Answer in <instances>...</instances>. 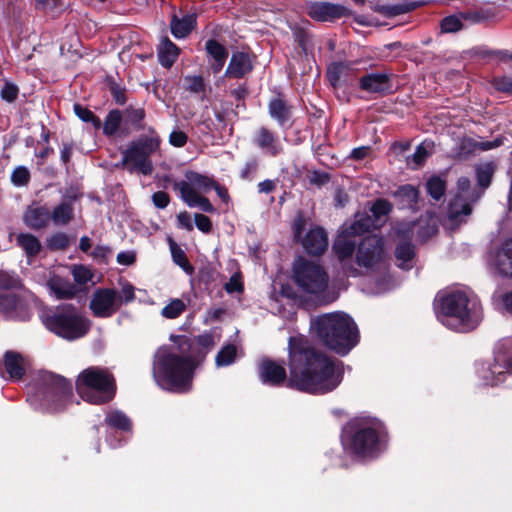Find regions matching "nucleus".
Here are the masks:
<instances>
[{
	"label": "nucleus",
	"mask_w": 512,
	"mask_h": 512,
	"mask_svg": "<svg viewBox=\"0 0 512 512\" xmlns=\"http://www.w3.org/2000/svg\"><path fill=\"white\" fill-rule=\"evenodd\" d=\"M288 366L290 386L305 392L324 394L342 381V363L315 351L303 335L289 339Z\"/></svg>",
	"instance_id": "1"
},
{
	"label": "nucleus",
	"mask_w": 512,
	"mask_h": 512,
	"mask_svg": "<svg viewBox=\"0 0 512 512\" xmlns=\"http://www.w3.org/2000/svg\"><path fill=\"white\" fill-rule=\"evenodd\" d=\"M180 345L160 347L154 357L153 375L160 387L173 392L191 389L195 364L186 353L188 340L179 337Z\"/></svg>",
	"instance_id": "2"
},
{
	"label": "nucleus",
	"mask_w": 512,
	"mask_h": 512,
	"mask_svg": "<svg viewBox=\"0 0 512 512\" xmlns=\"http://www.w3.org/2000/svg\"><path fill=\"white\" fill-rule=\"evenodd\" d=\"M483 317L482 306L476 296L463 290H452L439 298L438 319L457 332L475 329Z\"/></svg>",
	"instance_id": "3"
},
{
	"label": "nucleus",
	"mask_w": 512,
	"mask_h": 512,
	"mask_svg": "<svg viewBox=\"0 0 512 512\" xmlns=\"http://www.w3.org/2000/svg\"><path fill=\"white\" fill-rule=\"evenodd\" d=\"M311 331L338 354H347L358 341L357 327L345 313H329L311 321Z\"/></svg>",
	"instance_id": "4"
},
{
	"label": "nucleus",
	"mask_w": 512,
	"mask_h": 512,
	"mask_svg": "<svg viewBox=\"0 0 512 512\" xmlns=\"http://www.w3.org/2000/svg\"><path fill=\"white\" fill-rule=\"evenodd\" d=\"M76 388L84 401L97 405L112 400L116 391L112 374L97 366L88 367L78 375Z\"/></svg>",
	"instance_id": "5"
},
{
	"label": "nucleus",
	"mask_w": 512,
	"mask_h": 512,
	"mask_svg": "<svg viewBox=\"0 0 512 512\" xmlns=\"http://www.w3.org/2000/svg\"><path fill=\"white\" fill-rule=\"evenodd\" d=\"M345 450L356 455L372 456L379 450L378 423L374 420H353L342 434Z\"/></svg>",
	"instance_id": "6"
},
{
	"label": "nucleus",
	"mask_w": 512,
	"mask_h": 512,
	"mask_svg": "<svg viewBox=\"0 0 512 512\" xmlns=\"http://www.w3.org/2000/svg\"><path fill=\"white\" fill-rule=\"evenodd\" d=\"M45 325L56 335L75 340L88 333L91 323L75 307L63 306L46 317Z\"/></svg>",
	"instance_id": "7"
},
{
	"label": "nucleus",
	"mask_w": 512,
	"mask_h": 512,
	"mask_svg": "<svg viewBox=\"0 0 512 512\" xmlns=\"http://www.w3.org/2000/svg\"><path fill=\"white\" fill-rule=\"evenodd\" d=\"M214 179L195 171H187L185 179L175 182L174 188L180 193L181 199L191 208H199L204 212L213 213L215 208L209 199L202 194L212 190Z\"/></svg>",
	"instance_id": "8"
},
{
	"label": "nucleus",
	"mask_w": 512,
	"mask_h": 512,
	"mask_svg": "<svg viewBox=\"0 0 512 512\" xmlns=\"http://www.w3.org/2000/svg\"><path fill=\"white\" fill-rule=\"evenodd\" d=\"M482 191L472 189L467 177H460L457 181V193L450 203L445 227L453 230L458 227L472 213V204L476 203Z\"/></svg>",
	"instance_id": "9"
},
{
	"label": "nucleus",
	"mask_w": 512,
	"mask_h": 512,
	"mask_svg": "<svg viewBox=\"0 0 512 512\" xmlns=\"http://www.w3.org/2000/svg\"><path fill=\"white\" fill-rule=\"evenodd\" d=\"M148 136L139 137L124 151L123 164L129 165L130 170H137L144 175L151 174L153 167L149 156L159 149L160 139L153 129Z\"/></svg>",
	"instance_id": "10"
},
{
	"label": "nucleus",
	"mask_w": 512,
	"mask_h": 512,
	"mask_svg": "<svg viewBox=\"0 0 512 512\" xmlns=\"http://www.w3.org/2000/svg\"><path fill=\"white\" fill-rule=\"evenodd\" d=\"M43 389L38 396L41 405L50 412H57L65 408L72 396V385L65 378L52 373H46L43 378Z\"/></svg>",
	"instance_id": "11"
},
{
	"label": "nucleus",
	"mask_w": 512,
	"mask_h": 512,
	"mask_svg": "<svg viewBox=\"0 0 512 512\" xmlns=\"http://www.w3.org/2000/svg\"><path fill=\"white\" fill-rule=\"evenodd\" d=\"M296 284L306 293L318 294L328 285V275L319 265L305 259H298L293 266Z\"/></svg>",
	"instance_id": "12"
},
{
	"label": "nucleus",
	"mask_w": 512,
	"mask_h": 512,
	"mask_svg": "<svg viewBox=\"0 0 512 512\" xmlns=\"http://www.w3.org/2000/svg\"><path fill=\"white\" fill-rule=\"evenodd\" d=\"M387 254L383 239L376 235L366 237L356 250V262L367 271H385Z\"/></svg>",
	"instance_id": "13"
},
{
	"label": "nucleus",
	"mask_w": 512,
	"mask_h": 512,
	"mask_svg": "<svg viewBox=\"0 0 512 512\" xmlns=\"http://www.w3.org/2000/svg\"><path fill=\"white\" fill-rule=\"evenodd\" d=\"M89 308L98 318H108L119 310L117 291L109 288H99L92 294Z\"/></svg>",
	"instance_id": "14"
},
{
	"label": "nucleus",
	"mask_w": 512,
	"mask_h": 512,
	"mask_svg": "<svg viewBox=\"0 0 512 512\" xmlns=\"http://www.w3.org/2000/svg\"><path fill=\"white\" fill-rule=\"evenodd\" d=\"M252 141L263 153L271 157H276L283 151V144L278 135L266 127L257 129Z\"/></svg>",
	"instance_id": "15"
},
{
	"label": "nucleus",
	"mask_w": 512,
	"mask_h": 512,
	"mask_svg": "<svg viewBox=\"0 0 512 512\" xmlns=\"http://www.w3.org/2000/svg\"><path fill=\"white\" fill-rule=\"evenodd\" d=\"M490 265L501 275L512 277V238L491 257Z\"/></svg>",
	"instance_id": "16"
},
{
	"label": "nucleus",
	"mask_w": 512,
	"mask_h": 512,
	"mask_svg": "<svg viewBox=\"0 0 512 512\" xmlns=\"http://www.w3.org/2000/svg\"><path fill=\"white\" fill-rule=\"evenodd\" d=\"M259 375L264 384L272 386L281 385L287 378L285 368L271 360H263L260 363Z\"/></svg>",
	"instance_id": "17"
},
{
	"label": "nucleus",
	"mask_w": 512,
	"mask_h": 512,
	"mask_svg": "<svg viewBox=\"0 0 512 512\" xmlns=\"http://www.w3.org/2000/svg\"><path fill=\"white\" fill-rule=\"evenodd\" d=\"M343 7L329 2H316L308 6V15L317 21H332L340 18Z\"/></svg>",
	"instance_id": "18"
},
{
	"label": "nucleus",
	"mask_w": 512,
	"mask_h": 512,
	"mask_svg": "<svg viewBox=\"0 0 512 512\" xmlns=\"http://www.w3.org/2000/svg\"><path fill=\"white\" fill-rule=\"evenodd\" d=\"M301 242L306 252L314 255L323 253L328 246L327 235L320 227L311 228Z\"/></svg>",
	"instance_id": "19"
},
{
	"label": "nucleus",
	"mask_w": 512,
	"mask_h": 512,
	"mask_svg": "<svg viewBox=\"0 0 512 512\" xmlns=\"http://www.w3.org/2000/svg\"><path fill=\"white\" fill-rule=\"evenodd\" d=\"M24 223L32 229H41L50 221V210L45 206H30L23 216Z\"/></svg>",
	"instance_id": "20"
},
{
	"label": "nucleus",
	"mask_w": 512,
	"mask_h": 512,
	"mask_svg": "<svg viewBox=\"0 0 512 512\" xmlns=\"http://www.w3.org/2000/svg\"><path fill=\"white\" fill-rule=\"evenodd\" d=\"M252 70V62L248 54L236 52L232 55L226 70V75L232 78H241Z\"/></svg>",
	"instance_id": "21"
},
{
	"label": "nucleus",
	"mask_w": 512,
	"mask_h": 512,
	"mask_svg": "<svg viewBox=\"0 0 512 512\" xmlns=\"http://www.w3.org/2000/svg\"><path fill=\"white\" fill-rule=\"evenodd\" d=\"M360 86L370 93H383L391 89L388 76L382 73H372L362 77Z\"/></svg>",
	"instance_id": "22"
},
{
	"label": "nucleus",
	"mask_w": 512,
	"mask_h": 512,
	"mask_svg": "<svg viewBox=\"0 0 512 512\" xmlns=\"http://www.w3.org/2000/svg\"><path fill=\"white\" fill-rule=\"evenodd\" d=\"M206 50L212 59L211 68L213 72H220L228 57V51L215 40H208L206 42Z\"/></svg>",
	"instance_id": "23"
},
{
	"label": "nucleus",
	"mask_w": 512,
	"mask_h": 512,
	"mask_svg": "<svg viewBox=\"0 0 512 512\" xmlns=\"http://www.w3.org/2000/svg\"><path fill=\"white\" fill-rule=\"evenodd\" d=\"M3 365L11 380H19L24 374L23 358L16 352H6Z\"/></svg>",
	"instance_id": "24"
},
{
	"label": "nucleus",
	"mask_w": 512,
	"mask_h": 512,
	"mask_svg": "<svg viewBox=\"0 0 512 512\" xmlns=\"http://www.w3.org/2000/svg\"><path fill=\"white\" fill-rule=\"evenodd\" d=\"M47 286L57 299L71 298L76 291L74 285L58 276L51 278Z\"/></svg>",
	"instance_id": "25"
},
{
	"label": "nucleus",
	"mask_w": 512,
	"mask_h": 512,
	"mask_svg": "<svg viewBox=\"0 0 512 512\" xmlns=\"http://www.w3.org/2000/svg\"><path fill=\"white\" fill-rule=\"evenodd\" d=\"M179 54L178 47L168 38H163L158 48V58L162 66L171 67Z\"/></svg>",
	"instance_id": "26"
},
{
	"label": "nucleus",
	"mask_w": 512,
	"mask_h": 512,
	"mask_svg": "<svg viewBox=\"0 0 512 512\" xmlns=\"http://www.w3.org/2000/svg\"><path fill=\"white\" fill-rule=\"evenodd\" d=\"M437 223L438 221L434 216L427 214L425 217H421L417 223L412 224L411 232L413 233L417 229L419 238L426 240L437 232Z\"/></svg>",
	"instance_id": "27"
},
{
	"label": "nucleus",
	"mask_w": 512,
	"mask_h": 512,
	"mask_svg": "<svg viewBox=\"0 0 512 512\" xmlns=\"http://www.w3.org/2000/svg\"><path fill=\"white\" fill-rule=\"evenodd\" d=\"M74 216V208L71 201H64L56 206L52 212H50V220L56 226L67 225Z\"/></svg>",
	"instance_id": "28"
},
{
	"label": "nucleus",
	"mask_w": 512,
	"mask_h": 512,
	"mask_svg": "<svg viewBox=\"0 0 512 512\" xmlns=\"http://www.w3.org/2000/svg\"><path fill=\"white\" fill-rule=\"evenodd\" d=\"M370 229H376L371 216L366 213H357L354 221L344 230H346L347 235L357 236L368 232Z\"/></svg>",
	"instance_id": "29"
},
{
	"label": "nucleus",
	"mask_w": 512,
	"mask_h": 512,
	"mask_svg": "<svg viewBox=\"0 0 512 512\" xmlns=\"http://www.w3.org/2000/svg\"><path fill=\"white\" fill-rule=\"evenodd\" d=\"M195 23L194 15H185L181 19L174 16L171 21V32L176 38H184L191 32Z\"/></svg>",
	"instance_id": "30"
},
{
	"label": "nucleus",
	"mask_w": 512,
	"mask_h": 512,
	"mask_svg": "<svg viewBox=\"0 0 512 512\" xmlns=\"http://www.w3.org/2000/svg\"><path fill=\"white\" fill-rule=\"evenodd\" d=\"M352 236L353 235H347L346 230H343L335 240L333 249L340 260L350 257L354 252L355 243L350 239Z\"/></svg>",
	"instance_id": "31"
},
{
	"label": "nucleus",
	"mask_w": 512,
	"mask_h": 512,
	"mask_svg": "<svg viewBox=\"0 0 512 512\" xmlns=\"http://www.w3.org/2000/svg\"><path fill=\"white\" fill-rule=\"evenodd\" d=\"M391 210V205L388 201L380 199L377 200L370 208V216L374 222L375 228H380L387 220L388 214Z\"/></svg>",
	"instance_id": "32"
},
{
	"label": "nucleus",
	"mask_w": 512,
	"mask_h": 512,
	"mask_svg": "<svg viewBox=\"0 0 512 512\" xmlns=\"http://www.w3.org/2000/svg\"><path fill=\"white\" fill-rule=\"evenodd\" d=\"M414 248L408 243L399 244L395 250L397 265L401 269L409 270L413 266Z\"/></svg>",
	"instance_id": "33"
},
{
	"label": "nucleus",
	"mask_w": 512,
	"mask_h": 512,
	"mask_svg": "<svg viewBox=\"0 0 512 512\" xmlns=\"http://www.w3.org/2000/svg\"><path fill=\"white\" fill-rule=\"evenodd\" d=\"M269 114L279 125H284L290 118V109L281 99H273L269 103Z\"/></svg>",
	"instance_id": "34"
},
{
	"label": "nucleus",
	"mask_w": 512,
	"mask_h": 512,
	"mask_svg": "<svg viewBox=\"0 0 512 512\" xmlns=\"http://www.w3.org/2000/svg\"><path fill=\"white\" fill-rule=\"evenodd\" d=\"M16 240L17 244L25 251L28 257L37 255L41 249L40 241L32 234L20 233Z\"/></svg>",
	"instance_id": "35"
},
{
	"label": "nucleus",
	"mask_w": 512,
	"mask_h": 512,
	"mask_svg": "<svg viewBox=\"0 0 512 512\" xmlns=\"http://www.w3.org/2000/svg\"><path fill=\"white\" fill-rule=\"evenodd\" d=\"M475 171L478 184L482 189L481 191L483 192V190L486 189L491 183L493 174L495 172V165L493 162H485L479 164Z\"/></svg>",
	"instance_id": "36"
},
{
	"label": "nucleus",
	"mask_w": 512,
	"mask_h": 512,
	"mask_svg": "<svg viewBox=\"0 0 512 512\" xmlns=\"http://www.w3.org/2000/svg\"><path fill=\"white\" fill-rule=\"evenodd\" d=\"M105 421L110 427L122 431H129L132 425L130 419L123 412L118 410L108 413Z\"/></svg>",
	"instance_id": "37"
},
{
	"label": "nucleus",
	"mask_w": 512,
	"mask_h": 512,
	"mask_svg": "<svg viewBox=\"0 0 512 512\" xmlns=\"http://www.w3.org/2000/svg\"><path fill=\"white\" fill-rule=\"evenodd\" d=\"M432 150L431 143L423 142L415 150L414 154L407 158V163L412 168H417L422 165Z\"/></svg>",
	"instance_id": "38"
},
{
	"label": "nucleus",
	"mask_w": 512,
	"mask_h": 512,
	"mask_svg": "<svg viewBox=\"0 0 512 512\" xmlns=\"http://www.w3.org/2000/svg\"><path fill=\"white\" fill-rule=\"evenodd\" d=\"M237 355V348L234 345H226L224 346L216 355L215 363L217 367H224L231 365Z\"/></svg>",
	"instance_id": "39"
},
{
	"label": "nucleus",
	"mask_w": 512,
	"mask_h": 512,
	"mask_svg": "<svg viewBox=\"0 0 512 512\" xmlns=\"http://www.w3.org/2000/svg\"><path fill=\"white\" fill-rule=\"evenodd\" d=\"M170 250L172 254L173 261L179 265L187 274H192L194 269L192 265L189 263L185 252L177 246L176 243L170 242Z\"/></svg>",
	"instance_id": "40"
},
{
	"label": "nucleus",
	"mask_w": 512,
	"mask_h": 512,
	"mask_svg": "<svg viewBox=\"0 0 512 512\" xmlns=\"http://www.w3.org/2000/svg\"><path fill=\"white\" fill-rule=\"evenodd\" d=\"M121 121L122 115L119 110L110 111L105 119L103 132L108 136L114 135L117 132Z\"/></svg>",
	"instance_id": "41"
},
{
	"label": "nucleus",
	"mask_w": 512,
	"mask_h": 512,
	"mask_svg": "<svg viewBox=\"0 0 512 512\" xmlns=\"http://www.w3.org/2000/svg\"><path fill=\"white\" fill-rule=\"evenodd\" d=\"M186 309L185 303L181 299H173L169 304L163 307L161 315L167 319L179 317Z\"/></svg>",
	"instance_id": "42"
},
{
	"label": "nucleus",
	"mask_w": 512,
	"mask_h": 512,
	"mask_svg": "<svg viewBox=\"0 0 512 512\" xmlns=\"http://www.w3.org/2000/svg\"><path fill=\"white\" fill-rule=\"evenodd\" d=\"M445 182L438 176L431 177L427 182V190L430 196L439 200L445 193Z\"/></svg>",
	"instance_id": "43"
},
{
	"label": "nucleus",
	"mask_w": 512,
	"mask_h": 512,
	"mask_svg": "<svg viewBox=\"0 0 512 512\" xmlns=\"http://www.w3.org/2000/svg\"><path fill=\"white\" fill-rule=\"evenodd\" d=\"M349 71V65L343 62L334 63L328 68V78L335 86L343 76H346Z\"/></svg>",
	"instance_id": "44"
},
{
	"label": "nucleus",
	"mask_w": 512,
	"mask_h": 512,
	"mask_svg": "<svg viewBox=\"0 0 512 512\" xmlns=\"http://www.w3.org/2000/svg\"><path fill=\"white\" fill-rule=\"evenodd\" d=\"M17 307V298L12 294L0 295V314L5 317H13L15 308Z\"/></svg>",
	"instance_id": "45"
},
{
	"label": "nucleus",
	"mask_w": 512,
	"mask_h": 512,
	"mask_svg": "<svg viewBox=\"0 0 512 512\" xmlns=\"http://www.w3.org/2000/svg\"><path fill=\"white\" fill-rule=\"evenodd\" d=\"M74 111L76 115L84 122L92 123L93 127L95 129H100L101 127V120L96 117L93 112H91L89 109L81 106L80 104L74 105Z\"/></svg>",
	"instance_id": "46"
},
{
	"label": "nucleus",
	"mask_w": 512,
	"mask_h": 512,
	"mask_svg": "<svg viewBox=\"0 0 512 512\" xmlns=\"http://www.w3.org/2000/svg\"><path fill=\"white\" fill-rule=\"evenodd\" d=\"M72 276L78 284H86L92 280V273L89 268L83 265H74L71 269Z\"/></svg>",
	"instance_id": "47"
},
{
	"label": "nucleus",
	"mask_w": 512,
	"mask_h": 512,
	"mask_svg": "<svg viewBox=\"0 0 512 512\" xmlns=\"http://www.w3.org/2000/svg\"><path fill=\"white\" fill-rule=\"evenodd\" d=\"M117 298L119 299V307L123 303L127 304L132 302L135 298V288L128 282L121 284L120 291H117Z\"/></svg>",
	"instance_id": "48"
},
{
	"label": "nucleus",
	"mask_w": 512,
	"mask_h": 512,
	"mask_svg": "<svg viewBox=\"0 0 512 512\" xmlns=\"http://www.w3.org/2000/svg\"><path fill=\"white\" fill-rule=\"evenodd\" d=\"M30 172L24 166L16 167L11 175V181L16 186H24L29 182Z\"/></svg>",
	"instance_id": "49"
},
{
	"label": "nucleus",
	"mask_w": 512,
	"mask_h": 512,
	"mask_svg": "<svg viewBox=\"0 0 512 512\" xmlns=\"http://www.w3.org/2000/svg\"><path fill=\"white\" fill-rule=\"evenodd\" d=\"M69 245V237L65 233L54 234L48 240V246L54 250H63Z\"/></svg>",
	"instance_id": "50"
},
{
	"label": "nucleus",
	"mask_w": 512,
	"mask_h": 512,
	"mask_svg": "<svg viewBox=\"0 0 512 512\" xmlns=\"http://www.w3.org/2000/svg\"><path fill=\"white\" fill-rule=\"evenodd\" d=\"M441 28L446 33L456 32L462 28V22L455 16H449L442 20Z\"/></svg>",
	"instance_id": "51"
},
{
	"label": "nucleus",
	"mask_w": 512,
	"mask_h": 512,
	"mask_svg": "<svg viewBox=\"0 0 512 512\" xmlns=\"http://www.w3.org/2000/svg\"><path fill=\"white\" fill-rule=\"evenodd\" d=\"M185 85H186L187 90L194 92V93H199V92L203 91V89H204L203 79L200 76L186 77Z\"/></svg>",
	"instance_id": "52"
},
{
	"label": "nucleus",
	"mask_w": 512,
	"mask_h": 512,
	"mask_svg": "<svg viewBox=\"0 0 512 512\" xmlns=\"http://www.w3.org/2000/svg\"><path fill=\"white\" fill-rule=\"evenodd\" d=\"M187 140V135L181 130H173L169 135V143L174 147H183Z\"/></svg>",
	"instance_id": "53"
},
{
	"label": "nucleus",
	"mask_w": 512,
	"mask_h": 512,
	"mask_svg": "<svg viewBox=\"0 0 512 512\" xmlns=\"http://www.w3.org/2000/svg\"><path fill=\"white\" fill-rule=\"evenodd\" d=\"M18 96V88L16 85L6 83L1 89V98L7 102H13Z\"/></svg>",
	"instance_id": "54"
},
{
	"label": "nucleus",
	"mask_w": 512,
	"mask_h": 512,
	"mask_svg": "<svg viewBox=\"0 0 512 512\" xmlns=\"http://www.w3.org/2000/svg\"><path fill=\"white\" fill-rule=\"evenodd\" d=\"M194 219L195 225L200 231L204 233H209L211 231L212 223L207 216L197 213L195 214Z\"/></svg>",
	"instance_id": "55"
},
{
	"label": "nucleus",
	"mask_w": 512,
	"mask_h": 512,
	"mask_svg": "<svg viewBox=\"0 0 512 512\" xmlns=\"http://www.w3.org/2000/svg\"><path fill=\"white\" fill-rule=\"evenodd\" d=\"M225 289L228 293L241 292L243 290V285L239 275H233L225 284Z\"/></svg>",
	"instance_id": "56"
},
{
	"label": "nucleus",
	"mask_w": 512,
	"mask_h": 512,
	"mask_svg": "<svg viewBox=\"0 0 512 512\" xmlns=\"http://www.w3.org/2000/svg\"><path fill=\"white\" fill-rule=\"evenodd\" d=\"M144 117L145 113L142 108L128 109L126 111V118L132 124L140 123Z\"/></svg>",
	"instance_id": "57"
},
{
	"label": "nucleus",
	"mask_w": 512,
	"mask_h": 512,
	"mask_svg": "<svg viewBox=\"0 0 512 512\" xmlns=\"http://www.w3.org/2000/svg\"><path fill=\"white\" fill-rule=\"evenodd\" d=\"M152 201L157 208L163 209L169 204V196L163 191L155 192L152 196Z\"/></svg>",
	"instance_id": "58"
},
{
	"label": "nucleus",
	"mask_w": 512,
	"mask_h": 512,
	"mask_svg": "<svg viewBox=\"0 0 512 512\" xmlns=\"http://www.w3.org/2000/svg\"><path fill=\"white\" fill-rule=\"evenodd\" d=\"M197 342L202 348L206 350H210L215 345V339L211 333H204L199 335Z\"/></svg>",
	"instance_id": "59"
},
{
	"label": "nucleus",
	"mask_w": 512,
	"mask_h": 512,
	"mask_svg": "<svg viewBox=\"0 0 512 512\" xmlns=\"http://www.w3.org/2000/svg\"><path fill=\"white\" fill-rule=\"evenodd\" d=\"M304 227H305V219L303 218L302 215H297L293 221V226H292L295 239L300 240L301 233H302Z\"/></svg>",
	"instance_id": "60"
},
{
	"label": "nucleus",
	"mask_w": 512,
	"mask_h": 512,
	"mask_svg": "<svg viewBox=\"0 0 512 512\" xmlns=\"http://www.w3.org/2000/svg\"><path fill=\"white\" fill-rule=\"evenodd\" d=\"M136 256L132 251L120 252L117 255V262L121 265H131L135 262Z\"/></svg>",
	"instance_id": "61"
},
{
	"label": "nucleus",
	"mask_w": 512,
	"mask_h": 512,
	"mask_svg": "<svg viewBox=\"0 0 512 512\" xmlns=\"http://www.w3.org/2000/svg\"><path fill=\"white\" fill-rule=\"evenodd\" d=\"M496 87L503 92L512 93V77L504 76L496 81Z\"/></svg>",
	"instance_id": "62"
},
{
	"label": "nucleus",
	"mask_w": 512,
	"mask_h": 512,
	"mask_svg": "<svg viewBox=\"0 0 512 512\" xmlns=\"http://www.w3.org/2000/svg\"><path fill=\"white\" fill-rule=\"evenodd\" d=\"M371 152V149L369 146H361L358 148H354L351 151L350 157L354 160H362L366 158Z\"/></svg>",
	"instance_id": "63"
},
{
	"label": "nucleus",
	"mask_w": 512,
	"mask_h": 512,
	"mask_svg": "<svg viewBox=\"0 0 512 512\" xmlns=\"http://www.w3.org/2000/svg\"><path fill=\"white\" fill-rule=\"evenodd\" d=\"M178 225L182 228L191 231L193 229V225L191 222V218L187 212H181L177 216Z\"/></svg>",
	"instance_id": "64"
}]
</instances>
